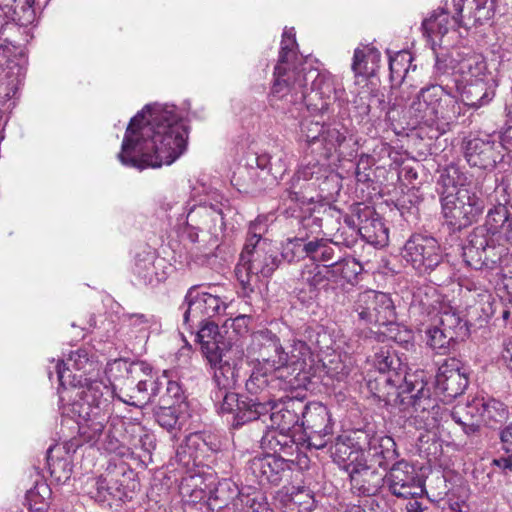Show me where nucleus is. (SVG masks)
<instances>
[{
    "mask_svg": "<svg viewBox=\"0 0 512 512\" xmlns=\"http://www.w3.org/2000/svg\"><path fill=\"white\" fill-rule=\"evenodd\" d=\"M187 139V127L174 105H146L130 120L118 159L138 170L170 165L185 152Z\"/></svg>",
    "mask_w": 512,
    "mask_h": 512,
    "instance_id": "1",
    "label": "nucleus"
},
{
    "mask_svg": "<svg viewBox=\"0 0 512 512\" xmlns=\"http://www.w3.org/2000/svg\"><path fill=\"white\" fill-rule=\"evenodd\" d=\"M371 362L380 373H387L383 376L388 388L385 400L407 413L408 425L418 430L435 428L441 407L431 397L426 373L423 370L402 371L400 359L387 347H380Z\"/></svg>",
    "mask_w": 512,
    "mask_h": 512,
    "instance_id": "2",
    "label": "nucleus"
},
{
    "mask_svg": "<svg viewBox=\"0 0 512 512\" xmlns=\"http://www.w3.org/2000/svg\"><path fill=\"white\" fill-rule=\"evenodd\" d=\"M211 355L206 357L214 369L215 389L211 393L214 405L220 414H232V427L240 428L255 417L263 415L265 405L248 400V396L238 395L231 390L239 379V366L243 362L244 350L237 344L228 347L221 343Z\"/></svg>",
    "mask_w": 512,
    "mask_h": 512,
    "instance_id": "3",
    "label": "nucleus"
},
{
    "mask_svg": "<svg viewBox=\"0 0 512 512\" xmlns=\"http://www.w3.org/2000/svg\"><path fill=\"white\" fill-rule=\"evenodd\" d=\"M276 75L270 93L274 98L293 104L304 102L307 107L313 106L323 112L337 97L333 78L317 69L301 68L298 72L282 75L281 69L277 68Z\"/></svg>",
    "mask_w": 512,
    "mask_h": 512,
    "instance_id": "4",
    "label": "nucleus"
},
{
    "mask_svg": "<svg viewBox=\"0 0 512 512\" xmlns=\"http://www.w3.org/2000/svg\"><path fill=\"white\" fill-rule=\"evenodd\" d=\"M113 391L105 381H94L86 389L78 392L72 403L64 404L65 395L60 393L62 413L74 418L79 427L81 438L95 444L104 434L110 416V402Z\"/></svg>",
    "mask_w": 512,
    "mask_h": 512,
    "instance_id": "5",
    "label": "nucleus"
},
{
    "mask_svg": "<svg viewBox=\"0 0 512 512\" xmlns=\"http://www.w3.org/2000/svg\"><path fill=\"white\" fill-rule=\"evenodd\" d=\"M278 260L270 244L259 239L244 245L235 275L240 284V295L250 299L260 289L262 279L269 278L278 267Z\"/></svg>",
    "mask_w": 512,
    "mask_h": 512,
    "instance_id": "6",
    "label": "nucleus"
},
{
    "mask_svg": "<svg viewBox=\"0 0 512 512\" xmlns=\"http://www.w3.org/2000/svg\"><path fill=\"white\" fill-rule=\"evenodd\" d=\"M333 455L335 461L348 473L353 493L359 496H373L378 493L384 476L367 463L364 452L353 451L343 438H337Z\"/></svg>",
    "mask_w": 512,
    "mask_h": 512,
    "instance_id": "7",
    "label": "nucleus"
},
{
    "mask_svg": "<svg viewBox=\"0 0 512 512\" xmlns=\"http://www.w3.org/2000/svg\"><path fill=\"white\" fill-rule=\"evenodd\" d=\"M433 77L435 81L451 85H459L463 81L493 79L484 57L472 52L465 55L457 53L456 56L437 57Z\"/></svg>",
    "mask_w": 512,
    "mask_h": 512,
    "instance_id": "8",
    "label": "nucleus"
},
{
    "mask_svg": "<svg viewBox=\"0 0 512 512\" xmlns=\"http://www.w3.org/2000/svg\"><path fill=\"white\" fill-rule=\"evenodd\" d=\"M256 338L265 353H268L265 362L271 369L277 371L289 369L291 373L297 374L305 370L307 360L311 356L310 349L305 342L294 341L290 350L285 351L276 334L269 330L259 331Z\"/></svg>",
    "mask_w": 512,
    "mask_h": 512,
    "instance_id": "9",
    "label": "nucleus"
},
{
    "mask_svg": "<svg viewBox=\"0 0 512 512\" xmlns=\"http://www.w3.org/2000/svg\"><path fill=\"white\" fill-rule=\"evenodd\" d=\"M441 207L445 223L452 230H461L477 220L485 205L475 191L459 188L441 197Z\"/></svg>",
    "mask_w": 512,
    "mask_h": 512,
    "instance_id": "10",
    "label": "nucleus"
},
{
    "mask_svg": "<svg viewBox=\"0 0 512 512\" xmlns=\"http://www.w3.org/2000/svg\"><path fill=\"white\" fill-rule=\"evenodd\" d=\"M132 381L127 383L126 388H121L119 393L115 389H110L113 394L110 398L116 396L120 401L142 408L153 403L163 387V383L152 374V369L145 363H132L127 370Z\"/></svg>",
    "mask_w": 512,
    "mask_h": 512,
    "instance_id": "11",
    "label": "nucleus"
},
{
    "mask_svg": "<svg viewBox=\"0 0 512 512\" xmlns=\"http://www.w3.org/2000/svg\"><path fill=\"white\" fill-rule=\"evenodd\" d=\"M352 315L363 325H389L395 321V306L390 296L383 292H360L353 302Z\"/></svg>",
    "mask_w": 512,
    "mask_h": 512,
    "instance_id": "12",
    "label": "nucleus"
},
{
    "mask_svg": "<svg viewBox=\"0 0 512 512\" xmlns=\"http://www.w3.org/2000/svg\"><path fill=\"white\" fill-rule=\"evenodd\" d=\"M401 256L420 275L430 274L443 263V251L431 236L412 235L404 244Z\"/></svg>",
    "mask_w": 512,
    "mask_h": 512,
    "instance_id": "13",
    "label": "nucleus"
},
{
    "mask_svg": "<svg viewBox=\"0 0 512 512\" xmlns=\"http://www.w3.org/2000/svg\"><path fill=\"white\" fill-rule=\"evenodd\" d=\"M502 248L495 245L487 227L478 226L467 236L462 246V256L467 266L479 270L493 269L502 255Z\"/></svg>",
    "mask_w": 512,
    "mask_h": 512,
    "instance_id": "14",
    "label": "nucleus"
},
{
    "mask_svg": "<svg viewBox=\"0 0 512 512\" xmlns=\"http://www.w3.org/2000/svg\"><path fill=\"white\" fill-rule=\"evenodd\" d=\"M351 446L353 451L365 453L367 463L387 469L398 457L394 439L386 435H369L363 431H355L349 436H339Z\"/></svg>",
    "mask_w": 512,
    "mask_h": 512,
    "instance_id": "15",
    "label": "nucleus"
},
{
    "mask_svg": "<svg viewBox=\"0 0 512 512\" xmlns=\"http://www.w3.org/2000/svg\"><path fill=\"white\" fill-rule=\"evenodd\" d=\"M95 362L90 359L87 350L77 349L69 354L67 361L59 360L53 367L54 372L57 375L60 386L69 390V397L74 396L78 392H82L86 389L87 384L94 382V380L87 378L86 373L94 370ZM95 381H98L95 379Z\"/></svg>",
    "mask_w": 512,
    "mask_h": 512,
    "instance_id": "16",
    "label": "nucleus"
},
{
    "mask_svg": "<svg viewBox=\"0 0 512 512\" xmlns=\"http://www.w3.org/2000/svg\"><path fill=\"white\" fill-rule=\"evenodd\" d=\"M182 307L185 308L183 322L189 327L200 325L209 318L221 315L227 308L226 303L219 296L199 292L198 286H192L188 290Z\"/></svg>",
    "mask_w": 512,
    "mask_h": 512,
    "instance_id": "17",
    "label": "nucleus"
},
{
    "mask_svg": "<svg viewBox=\"0 0 512 512\" xmlns=\"http://www.w3.org/2000/svg\"><path fill=\"white\" fill-rule=\"evenodd\" d=\"M390 492L398 498H417L424 493V482L415 467L405 460L396 461L386 474Z\"/></svg>",
    "mask_w": 512,
    "mask_h": 512,
    "instance_id": "18",
    "label": "nucleus"
},
{
    "mask_svg": "<svg viewBox=\"0 0 512 512\" xmlns=\"http://www.w3.org/2000/svg\"><path fill=\"white\" fill-rule=\"evenodd\" d=\"M289 471L290 464L287 460L270 453L254 457L246 466L247 476L262 486L279 485Z\"/></svg>",
    "mask_w": 512,
    "mask_h": 512,
    "instance_id": "19",
    "label": "nucleus"
},
{
    "mask_svg": "<svg viewBox=\"0 0 512 512\" xmlns=\"http://www.w3.org/2000/svg\"><path fill=\"white\" fill-rule=\"evenodd\" d=\"M300 137L310 147L319 144L324 157L328 158L336 151L346 137L336 127L325 125L313 119H304L300 124Z\"/></svg>",
    "mask_w": 512,
    "mask_h": 512,
    "instance_id": "20",
    "label": "nucleus"
},
{
    "mask_svg": "<svg viewBox=\"0 0 512 512\" xmlns=\"http://www.w3.org/2000/svg\"><path fill=\"white\" fill-rule=\"evenodd\" d=\"M463 147L465 159L473 167L492 169L502 159L501 145L493 135L468 138Z\"/></svg>",
    "mask_w": 512,
    "mask_h": 512,
    "instance_id": "21",
    "label": "nucleus"
},
{
    "mask_svg": "<svg viewBox=\"0 0 512 512\" xmlns=\"http://www.w3.org/2000/svg\"><path fill=\"white\" fill-rule=\"evenodd\" d=\"M248 400H252L261 405H265L267 407V411L263 413V415L247 421L245 424L259 421L264 424L265 428L267 429H275L291 433V429L296 424H298L300 420L299 414L295 407L296 405H301L299 402L292 401L288 405L278 408L277 405H271V402L266 400L265 396L262 397V400L258 397H248Z\"/></svg>",
    "mask_w": 512,
    "mask_h": 512,
    "instance_id": "22",
    "label": "nucleus"
},
{
    "mask_svg": "<svg viewBox=\"0 0 512 512\" xmlns=\"http://www.w3.org/2000/svg\"><path fill=\"white\" fill-rule=\"evenodd\" d=\"M435 386L447 398H455L464 392L468 386V377L458 359L444 360L438 368Z\"/></svg>",
    "mask_w": 512,
    "mask_h": 512,
    "instance_id": "23",
    "label": "nucleus"
},
{
    "mask_svg": "<svg viewBox=\"0 0 512 512\" xmlns=\"http://www.w3.org/2000/svg\"><path fill=\"white\" fill-rule=\"evenodd\" d=\"M169 268L165 259L158 257L154 251H143L135 257L133 274L139 284L155 286L166 280Z\"/></svg>",
    "mask_w": 512,
    "mask_h": 512,
    "instance_id": "24",
    "label": "nucleus"
},
{
    "mask_svg": "<svg viewBox=\"0 0 512 512\" xmlns=\"http://www.w3.org/2000/svg\"><path fill=\"white\" fill-rule=\"evenodd\" d=\"M508 185L501 182L495 187L496 201L498 202L491 208L486 216L484 227H487L489 233L494 236L496 233L503 232L507 240L512 239V218L506 206L509 202Z\"/></svg>",
    "mask_w": 512,
    "mask_h": 512,
    "instance_id": "25",
    "label": "nucleus"
},
{
    "mask_svg": "<svg viewBox=\"0 0 512 512\" xmlns=\"http://www.w3.org/2000/svg\"><path fill=\"white\" fill-rule=\"evenodd\" d=\"M461 96L463 111L469 107L478 109L487 105L495 96L494 80L463 81L453 85Z\"/></svg>",
    "mask_w": 512,
    "mask_h": 512,
    "instance_id": "26",
    "label": "nucleus"
},
{
    "mask_svg": "<svg viewBox=\"0 0 512 512\" xmlns=\"http://www.w3.org/2000/svg\"><path fill=\"white\" fill-rule=\"evenodd\" d=\"M323 176V167L318 161H308L302 164L292 179L288 183V187L282 195L283 200H290L295 203H305L306 197L304 190L307 188V182L314 178L319 179Z\"/></svg>",
    "mask_w": 512,
    "mask_h": 512,
    "instance_id": "27",
    "label": "nucleus"
},
{
    "mask_svg": "<svg viewBox=\"0 0 512 512\" xmlns=\"http://www.w3.org/2000/svg\"><path fill=\"white\" fill-rule=\"evenodd\" d=\"M187 226L200 231L213 233L224 225L222 210L218 205L200 204L189 209Z\"/></svg>",
    "mask_w": 512,
    "mask_h": 512,
    "instance_id": "28",
    "label": "nucleus"
},
{
    "mask_svg": "<svg viewBox=\"0 0 512 512\" xmlns=\"http://www.w3.org/2000/svg\"><path fill=\"white\" fill-rule=\"evenodd\" d=\"M484 399L483 396L474 397L466 404L457 405L451 412L455 423L460 425L467 435L478 431L481 422H484Z\"/></svg>",
    "mask_w": 512,
    "mask_h": 512,
    "instance_id": "29",
    "label": "nucleus"
},
{
    "mask_svg": "<svg viewBox=\"0 0 512 512\" xmlns=\"http://www.w3.org/2000/svg\"><path fill=\"white\" fill-rule=\"evenodd\" d=\"M433 111V85H429L420 89L410 105L409 113L415 124L431 127L435 125Z\"/></svg>",
    "mask_w": 512,
    "mask_h": 512,
    "instance_id": "30",
    "label": "nucleus"
},
{
    "mask_svg": "<svg viewBox=\"0 0 512 512\" xmlns=\"http://www.w3.org/2000/svg\"><path fill=\"white\" fill-rule=\"evenodd\" d=\"M302 426L304 430H318L333 433V423L328 408L319 402L305 405L302 411Z\"/></svg>",
    "mask_w": 512,
    "mask_h": 512,
    "instance_id": "31",
    "label": "nucleus"
},
{
    "mask_svg": "<svg viewBox=\"0 0 512 512\" xmlns=\"http://www.w3.org/2000/svg\"><path fill=\"white\" fill-rule=\"evenodd\" d=\"M329 264L320 266L316 263L305 265L300 273L299 280L309 287L310 298L316 297L320 290L327 289L332 279Z\"/></svg>",
    "mask_w": 512,
    "mask_h": 512,
    "instance_id": "32",
    "label": "nucleus"
},
{
    "mask_svg": "<svg viewBox=\"0 0 512 512\" xmlns=\"http://www.w3.org/2000/svg\"><path fill=\"white\" fill-rule=\"evenodd\" d=\"M380 52L369 45L358 47L354 50L352 71L355 76L368 77L375 73L380 62Z\"/></svg>",
    "mask_w": 512,
    "mask_h": 512,
    "instance_id": "33",
    "label": "nucleus"
},
{
    "mask_svg": "<svg viewBox=\"0 0 512 512\" xmlns=\"http://www.w3.org/2000/svg\"><path fill=\"white\" fill-rule=\"evenodd\" d=\"M261 447L271 452V455H292L295 441L290 432L268 429L261 438Z\"/></svg>",
    "mask_w": 512,
    "mask_h": 512,
    "instance_id": "34",
    "label": "nucleus"
},
{
    "mask_svg": "<svg viewBox=\"0 0 512 512\" xmlns=\"http://www.w3.org/2000/svg\"><path fill=\"white\" fill-rule=\"evenodd\" d=\"M358 232L367 243L374 246H385L389 239L388 228L377 214L362 220Z\"/></svg>",
    "mask_w": 512,
    "mask_h": 512,
    "instance_id": "35",
    "label": "nucleus"
},
{
    "mask_svg": "<svg viewBox=\"0 0 512 512\" xmlns=\"http://www.w3.org/2000/svg\"><path fill=\"white\" fill-rule=\"evenodd\" d=\"M267 354L263 349L261 350L262 362H258L254 366L249 379L246 381V390L252 396L264 393L269 385V373L277 371L266 364Z\"/></svg>",
    "mask_w": 512,
    "mask_h": 512,
    "instance_id": "36",
    "label": "nucleus"
},
{
    "mask_svg": "<svg viewBox=\"0 0 512 512\" xmlns=\"http://www.w3.org/2000/svg\"><path fill=\"white\" fill-rule=\"evenodd\" d=\"M296 46L294 29H285L282 35L281 49L279 53V61L274 70L275 79L277 78V68L281 69V74L298 72L301 69L290 68V61L296 56L294 47Z\"/></svg>",
    "mask_w": 512,
    "mask_h": 512,
    "instance_id": "37",
    "label": "nucleus"
},
{
    "mask_svg": "<svg viewBox=\"0 0 512 512\" xmlns=\"http://www.w3.org/2000/svg\"><path fill=\"white\" fill-rule=\"evenodd\" d=\"M336 250L340 252L339 244L328 239H314L308 242V257L313 263L334 262L338 256Z\"/></svg>",
    "mask_w": 512,
    "mask_h": 512,
    "instance_id": "38",
    "label": "nucleus"
},
{
    "mask_svg": "<svg viewBox=\"0 0 512 512\" xmlns=\"http://www.w3.org/2000/svg\"><path fill=\"white\" fill-rule=\"evenodd\" d=\"M465 174L455 164H449L439 170V178L437 184L442 188L441 197L447 193H453L459 188H465Z\"/></svg>",
    "mask_w": 512,
    "mask_h": 512,
    "instance_id": "39",
    "label": "nucleus"
},
{
    "mask_svg": "<svg viewBox=\"0 0 512 512\" xmlns=\"http://www.w3.org/2000/svg\"><path fill=\"white\" fill-rule=\"evenodd\" d=\"M329 267L328 272H330L334 281L343 279L347 282H352L362 270L361 265L356 259L351 257L342 258L340 255L337 256L334 262L329 264Z\"/></svg>",
    "mask_w": 512,
    "mask_h": 512,
    "instance_id": "40",
    "label": "nucleus"
},
{
    "mask_svg": "<svg viewBox=\"0 0 512 512\" xmlns=\"http://www.w3.org/2000/svg\"><path fill=\"white\" fill-rule=\"evenodd\" d=\"M200 329L197 332V338L201 344V349L205 357L213 353L222 343V338L219 327L216 323L211 321H204L199 325Z\"/></svg>",
    "mask_w": 512,
    "mask_h": 512,
    "instance_id": "41",
    "label": "nucleus"
},
{
    "mask_svg": "<svg viewBox=\"0 0 512 512\" xmlns=\"http://www.w3.org/2000/svg\"><path fill=\"white\" fill-rule=\"evenodd\" d=\"M451 90L452 89H446L444 95L441 97L442 101L441 104H439L436 114V124L439 122L449 124L456 121L464 114L462 104L451 94Z\"/></svg>",
    "mask_w": 512,
    "mask_h": 512,
    "instance_id": "42",
    "label": "nucleus"
},
{
    "mask_svg": "<svg viewBox=\"0 0 512 512\" xmlns=\"http://www.w3.org/2000/svg\"><path fill=\"white\" fill-rule=\"evenodd\" d=\"M51 495L49 486L44 481H38L26 492L25 500L28 508L34 512H44L48 507Z\"/></svg>",
    "mask_w": 512,
    "mask_h": 512,
    "instance_id": "43",
    "label": "nucleus"
},
{
    "mask_svg": "<svg viewBox=\"0 0 512 512\" xmlns=\"http://www.w3.org/2000/svg\"><path fill=\"white\" fill-rule=\"evenodd\" d=\"M412 66V55L408 51H399L389 57L390 78L392 81L402 83Z\"/></svg>",
    "mask_w": 512,
    "mask_h": 512,
    "instance_id": "44",
    "label": "nucleus"
},
{
    "mask_svg": "<svg viewBox=\"0 0 512 512\" xmlns=\"http://www.w3.org/2000/svg\"><path fill=\"white\" fill-rule=\"evenodd\" d=\"M495 0H470L467 3L468 18L474 25H482L494 14Z\"/></svg>",
    "mask_w": 512,
    "mask_h": 512,
    "instance_id": "45",
    "label": "nucleus"
},
{
    "mask_svg": "<svg viewBox=\"0 0 512 512\" xmlns=\"http://www.w3.org/2000/svg\"><path fill=\"white\" fill-rule=\"evenodd\" d=\"M484 423L492 425L493 423H502L509 418V409L503 402L491 398L484 397Z\"/></svg>",
    "mask_w": 512,
    "mask_h": 512,
    "instance_id": "46",
    "label": "nucleus"
},
{
    "mask_svg": "<svg viewBox=\"0 0 512 512\" xmlns=\"http://www.w3.org/2000/svg\"><path fill=\"white\" fill-rule=\"evenodd\" d=\"M503 455L493 460V464L503 470L512 471V422L499 432Z\"/></svg>",
    "mask_w": 512,
    "mask_h": 512,
    "instance_id": "47",
    "label": "nucleus"
},
{
    "mask_svg": "<svg viewBox=\"0 0 512 512\" xmlns=\"http://www.w3.org/2000/svg\"><path fill=\"white\" fill-rule=\"evenodd\" d=\"M243 512H270L266 497L258 490L239 492Z\"/></svg>",
    "mask_w": 512,
    "mask_h": 512,
    "instance_id": "48",
    "label": "nucleus"
},
{
    "mask_svg": "<svg viewBox=\"0 0 512 512\" xmlns=\"http://www.w3.org/2000/svg\"><path fill=\"white\" fill-rule=\"evenodd\" d=\"M427 336L428 345L440 354H444L449 348L450 342L455 339L453 335L445 332L438 325L429 328L427 330Z\"/></svg>",
    "mask_w": 512,
    "mask_h": 512,
    "instance_id": "49",
    "label": "nucleus"
},
{
    "mask_svg": "<svg viewBox=\"0 0 512 512\" xmlns=\"http://www.w3.org/2000/svg\"><path fill=\"white\" fill-rule=\"evenodd\" d=\"M231 486H234V484L229 481H222L219 482L218 485L210 491L208 497V506L212 511L222 508V506L225 504H230L228 501L230 499L232 500L233 498L229 495Z\"/></svg>",
    "mask_w": 512,
    "mask_h": 512,
    "instance_id": "50",
    "label": "nucleus"
},
{
    "mask_svg": "<svg viewBox=\"0 0 512 512\" xmlns=\"http://www.w3.org/2000/svg\"><path fill=\"white\" fill-rule=\"evenodd\" d=\"M308 257V242L295 238L288 240L282 248V257L289 263Z\"/></svg>",
    "mask_w": 512,
    "mask_h": 512,
    "instance_id": "51",
    "label": "nucleus"
},
{
    "mask_svg": "<svg viewBox=\"0 0 512 512\" xmlns=\"http://www.w3.org/2000/svg\"><path fill=\"white\" fill-rule=\"evenodd\" d=\"M52 449L47 452V463L51 476L58 482H65L70 478L71 468L64 459L53 460L50 457Z\"/></svg>",
    "mask_w": 512,
    "mask_h": 512,
    "instance_id": "52",
    "label": "nucleus"
},
{
    "mask_svg": "<svg viewBox=\"0 0 512 512\" xmlns=\"http://www.w3.org/2000/svg\"><path fill=\"white\" fill-rule=\"evenodd\" d=\"M439 321L438 326L442 328L445 332L453 335L454 338L457 337V329H462L461 319L456 314V312L445 309L439 313Z\"/></svg>",
    "mask_w": 512,
    "mask_h": 512,
    "instance_id": "53",
    "label": "nucleus"
},
{
    "mask_svg": "<svg viewBox=\"0 0 512 512\" xmlns=\"http://www.w3.org/2000/svg\"><path fill=\"white\" fill-rule=\"evenodd\" d=\"M155 419L157 423L164 429L172 431L176 428L178 423V414L175 408L159 407L155 413Z\"/></svg>",
    "mask_w": 512,
    "mask_h": 512,
    "instance_id": "54",
    "label": "nucleus"
},
{
    "mask_svg": "<svg viewBox=\"0 0 512 512\" xmlns=\"http://www.w3.org/2000/svg\"><path fill=\"white\" fill-rule=\"evenodd\" d=\"M309 339L321 351L332 349L334 345L331 334L323 326H318L313 329L309 335Z\"/></svg>",
    "mask_w": 512,
    "mask_h": 512,
    "instance_id": "55",
    "label": "nucleus"
},
{
    "mask_svg": "<svg viewBox=\"0 0 512 512\" xmlns=\"http://www.w3.org/2000/svg\"><path fill=\"white\" fill-rule=\"evenodd\" d=\"M307 435V442L309 447L315 449L324 448L330 440L332 433H326L324 431L304 430Z\"/></svg>",
    "mask_w": 512,
    "mask_h": 512,
    "instance_id": "56",
    "label": "nucleus"
},
{
    "mask_svg": "<svg viewBox=\"0 0 512 512\" xmlns=\"http://www.w3.org/2000/svg\"><path fill=\"white\" fill-rule=\"evenodd\" d=\"M512 105V87H511V96L508 99L505 105V114L507 117V121L512 123V118L509 115V106ZM500 141L498 144L501 145V148L507 150L508 152H512V127L507 128L502 135L499 137Z\"/></svg>",
    "mask_w": 512,
    "mask_h": 512,
    "instance_id": "57",
    "label": "nucleus"
},
{
    "mask_svg": "<svg viewBox=\"0 0 512 512\" xmlns=\"http://www.w3.org/2000/svg\"><path fill=\"white\" fill-rule=\"evenodd\" d=\"M286 169V164L283 160L282 154L273 156L268 171V175L271 177V182L269 184L276 183L286 172Z\"/></svg>",
    "mask_w": 512,
    "mask_h": 512,
    "instance_id": "58",
    "label": "nucleus"
},
{
    "mask_svg": "<svg viewBox=\"0 0 512 512\" xmlns=\"http://www.w3.org/2000/svg\"><path fill=\"white\" fill-rule=\"evenodd\" d=\"M124 323L128 326L143 330L149 327L150 321L147 315L142 313H127L123 315Z\"/></svg>",
    "mask_w": 512,
    "mask_h": 512,
    "instance_id": "59",
    "label": "nucleus"
},
{
    "mask_svg": "<svg viewBox=\"0 0 512 512\" xmlns=\"http://www.w3.org/2000/svg\"><path fill=\"white\" fill-rule=\"evenodd\" d=\"M265 231V227L263 223L255 221L252 222L249 226L248 230V237L246 239L245 244H249L250 242L255 243V240L259 239V244H262L263 242H266L265 240H262V234Z\"/></svg>",
    "mask_w": 512,
    "mask_h": 512,
    "instance_id": "60",
    "label": "nucleus"
},
{
    "mask_svg": "<svg viewBox=\"0 0 512 512\" xmlns=\"http://www.w3.org/2000/svg\"><path fill=\"white\" fill-rule=\"evenodd\" d=\"M436 84H433V114L436 116L437 109L439 108V104H441L442 96L444 95L446 89H452L451 84H444L441 81H436Z\"/></svg>",
    "mask_w": 512,
    "mask_h": 512,
    "instance_id": "61",
    "label": "nucleus"
},
{
    "mask_svg": "<svg viewBox=\"0 0 512 512\" xmlns=\"http://www.w3.org/2000/svg\"><path fill=\"white\" fill-rule=\"evenodd\" d=\"M249 320L250 318L248 316L239 315L232 320L231 327L237 334L242 335L248 332Z\"/></svg>",
    "mask_w": 512,
    "mask_h": 512,
    "instance_id": "62",
    "label": "nucleus"
},
{
    "mask_svg": "<svg viewBox=\"0 0 512 512\" xmlns=\"http://www.w3.org/2000/svg\"><path fill=\"white\" fill-rule=\"evenodd\" d=\"M243 505L239 493L235 498H232L230 504H225L220 509H215L216 512H243Z\"/></svg>",
    "mask_w": 512,
    "mask_h": 512,
    "instance_id": "63",
    "label": "nucleus"
},
{
    "mask_svg": "<svg viewBox=\"0 0 512 512\" xmlns=\"http://www.w3.org/2000/svg\"><path fill=\"white\" fill-rule=\"evenodd\" d=\"M272 159H273V156L266 152L257 154L254 157L256 166L259 169H261L262 171L266 170L267 172L269 171V167H270Z\"/></svg>",
    "mask_w": 512,
    "mask_h": 512,
    "instance_id": "64",
    "label": "nucleus"
}]
</instances>
